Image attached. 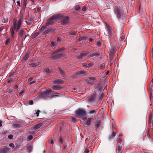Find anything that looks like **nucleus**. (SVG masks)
Instances as JSON below:
<instances>
[{"label": "nucleus", "instance_id": "obj_20", "mask_svg": "<svg viewBox=\"0 0 153 153\" xmlns=\"http://www.w3.org/2000/svg\"><path fill=\"white\" fill-rule=\"evenodd\" d=\"M52 88L54 90H59L61 88L59 85H54L52 87Z\"/></svg>", "mask_w": 153, "mask_h": 153}, {"label": "nucleus", "instance_id": "obj_53", "mask_svg": "<svg viewBox=\"0 0 153 153\" xmlns=\"http://www.w3.org/2000/svg\"><path fill=\"white\" fill-rule=\"evenodd\" d=\"M45 71L47 73H48L49 72V69L48 68H46L44 69Z\"/></svg>", "mask_w": 153, "mask_h": 153}, {"label": "nucleus", "instance_id": "obj_31", "mask_svg": "<svg viewBox=\"0 0 153 153\" xmlns=\"http://www.w3.org/2000/svg\"><path fill=\"white\" fill-rule=\"evenodd\" d=\"M33 139V136L32 135H30L27 137V141H30L32 140Z\"/></svg>", "mask_w": 153, "mask_h": 153}, {"label": "nucleus", "instance_id": "obj_64", "mask_svg": "<svg viewBox=\"0 0 153 153\" xmlns=\"http://www.w3.org/2000/svg\"><path fill=\"white\" fill-rule=\"evenodd\" d=\"M41 10V8L40 7H38L37 9V11L38 12L40 13Z\"/></svg>", "mask_w": 153, "mask_h": 153}, {"label": "nucleus", "instance_id": "obj_14", "mask_svg": "<svg viewBox=\"0 0 153 153\" xmlns=\"http://www.w3.org/2000/svg\"><path fill=\"white\" fill-rule=\"evenodd\" d=\"M95 89L96 91L98 90V91H101L102 90V85L100 84H98Z\"/></svg>", "mask_w": 153, "mask_h": 153}, {"label": "nucleus", "instance_id": "obj_24", "mask_svg": "<svg viewBox=\"0 0 153 153\" xmlns=\"http://www.w3.org/2000/svg\"><path fill=\"white\" fill-rule=\"evenodd\" d=\"M149 121L150 123H152L153 126V115H150L149 117Z\"/></svg>", "mask_w": 153, "mask_h": 153}, {"label": "nucleus", "instance_id": "obj_52", "mask_svg": "<svg viewBox=\"0 0 153 153\" xmlns=\"http://www.w3.org/2000/svg\"><path fill=\"white\" fill-rule=\"evenodd\" d=\"M9 146H10L11 147L12 149L14 148L15 147L14 144L13 143H10Z\"/></svg>", "mask_w": 153, "mask_h": 153}, {"label": "nucleus", "instance_id": "obj_49", "mask_svg": "<svg viewBox=\"0 0 153 153\" xmlns=\"http://www.w3.org/2000/svg\"><path fill=\"white\" fill-rule=\"evenodd\" d=\"M10 39L9 38L7 39H6L5 42V45H7L10 42Z\"/></svg>", "mask_w": 153, "mask_h": 153}, {"label": "nucleus", "instance_id": "obj_9", "mask_svg": "<svg viewBox=\"0 0 153 153\" xmlns=\"http://www.w3.org/2000/svg\"><path fill=\"white\" fill-rule=\"evenodd\" d=\"M89 101L91 102H94L96 98V93L92 94L90 97H88Z\"/></svg>", "mask_w": 153, "mask_h": 153}, {"label": "nucleus", "instance_id": "obj_38", "mask_svg": "<svg viewBox=\"0 0 153 153\" xmlns=\"http://www.w3.org/2000/svg\"><path fill=\"white\" fill-rule=\"evenodd\" d=\"M94 65V63L93 62H91L88 64V68H90L91 67Z\"/></svg>", "mask_w": 153, "mask_h": 153}, {"label": "nucleus", "instance_id": "obj_37", "mask_svg": "<svg viewBox=\"0 0 153 153\" xmlns=\"http://www.w3.org/2000/svg\"><path fill=\"white\" fill-rule=\"evenodd\" d=\"M54 139H50L49 140V142L52 145H53L54 143Z\"/></svg>", "mask_w": 153, "mask_h": 153}, {"label": "nucleus", "instance_id": "obj_39", "mask_svg": "<svg viewBox=\"0 0 153 153\" xmlns=\"http://www.w3.org/2000/svg\"><path fill=\"white\" fill-rule=\"evenodd\" d=\"M122 146L119 145H118V148L117 150L118 152H120L122 149Z\"/></svg>", "mask_w": 153, "mask_h": 153}, {"label": "nucleus", "instance_id": "obj_26", "mask_svg": "<svg viewBox=\"0 0 153 153\" xmlns=\"http://www.w3.org/2000/svg\"><path fill=\"white\" fill-rule=\"evenodd\" d=\"M89 51H87L85 53H81V55H82V57H83L85 56L86 55L89 54Z\"/></svg>", "mask_w": 153, "mask_h": 153}, {"label": "nucleus", "instance_id": "obj_43", "mask_svg": "<svg viewBox=\"0 0 153 153\" xmlns=\"http://www.w3.org/2000/svg\"><path fill=\"white\" fill-rule=\"evenodd\" d=\"M82 65L83 67L85 68H88V65H87V64L86 63H84L82 64Z\"/></svg>", "mask_w": 153, "mask_h": 153}, {"label": "nucleus", "instance_id": "obj_47", "mask_svg": "<svg viewBox=\"0 0 153 153\" xmlns=\"http://www.w3.org/2000/svg\"><path fill=\"white\" fill-rule=\"evenodd\" d=\"M38 65V63H33L31 64L30 65L32 67H35L37 65Z\"/></svg>", "mask_w": 153, "mask_h": 153}, {"label": "nucleus", "instance_id": "obj_10", "mask_svg": "<svg viewBox=\"0 0 153 153\" xmlns=\"http://www.w3.org/2000/svg\"><path fill=\"white\" fill-rule=\"evenodd\" d=\"M53 83L57 85L62 84L63 83V81L60 79H57L53 81Z\"/></svg>", "mask_w": 153, "mask_h": 153}, {"label": "nucleus", "instance_id": "obj_63", "mask_svg": "<svg viewBox=\"0 0 153 153\" xmlns=\"http://www.w3.org/2000/svg\"><path fill=\"white\" fill-rule=\"evenodd\" d=\"M33 78L32 77H30L29 78L28 80V82H30L33 79Z\"/></svg>", "mask_w": 153, "mask_h": 153}, {"label": "nucleus", "instance_id": "obj_36", "mask_svg": "<svg viewBox=\"0 0 153 153\" xmlns=\"http://www.w3.org/2000/svg\"><path fill=\"white\" fill-rule=\"evenodd\" d=\"M64 48H59V49H58L55 52V53H56V52H60V51H63L64 50Z\"/></svg>", "mask_w": 153, "mask_h": 153}, {"label": "nucleus", "instance_id": "obj_3", "mask_svg": "<svg viewBox=\"0 0 153 153\" xmlns=\"http://www.w3.org/2000/svg\"><path fill=\"white\" fill-rule=\"evenodd\" d=\"M82 120L83 121H85V125L88 126H89L91 125V123L93 120V119L92 117L87 118L86 117H84Z\"/></svg>", "mask_w": 153, "mask_h": 153}, {"label": "nucleus", "instance_id": "obj_34", "mask_svg": "<svg viewBox=\"0 0 153 153\" xmlns=\"http://www.w3.org/2000/svg\"><path fill=\"white\" fill-rule=\"evenodd\" d=\"M27 0H24V2H23V7L24 8H25L27 4Z\"/></svg>", "mask_w": 153, "mask_h": 153}, {"label": "nucleus", "instance_id": "obj_60", "mask_svg": "<svg viewBox=\"0 0 153 153\" xmlns=\"http://www.w3.org/2000/svg\"><path fill=\"white\" fill-rule=\"evenodd\" d=\"M14 126L16 127H19L20 126V125L18 123H16L15 124Z\"/></svg>", "mask_w": 153, "mask_h": 153}, {"label": "nucleus", "instance_id": "obj_40", "mask_svg": "<svg viewBox=\"0 0 153 153\" xmlns=\"http://www.w3.org/2000/svg\"><path fill=\"white\" fill-rule=\"evenodd\" d=\"M68 146H69L68 144V143L67 144H64V146H63L64 149H67V148H68Z\"/></svg>", "mask_w": 153, "mask_h": 153}, {"label": "nucleus", "instance_id": "obj_57", "mask_svg": "<svg viewBox=\"0 0 153 153\" xmlns=\"http://www.w3.org/2000/svg\"><path fill=\"white\" fill-rule=\"evenodd\" d=\"M29 104L30 105H32L33 104V100H30L29 101Z\"/></svg>", "mask_w": 153, "mask_h": 153}, {"label": "nucleus", "instance_id": "obj_17", "mask_svg": "<svg viewBox=\"0 0 153 153\" xmlns=\"http://www.w3.org/2000/svg\"><path fill=\"white\" fill-rule=\"evenodd\" d=\"M63 55V53H59L58 54L55 55L54 56H52V58H53L54 59H58L60 57H61Z\"/></svg>", "mask_w": 153, "mask_h": 153}, {"label": "nucleus", "instance_id": "obj_59", "mask_svg": "<svg viewBox=\"0 0 153 153\" xmlns=\"http://www.w3.org/2000/svg\"><path fill=\"white\" fill-rule=\"evenodd\" d=\"M40 111L39 110H38L36 113H35V114H36V116L38 117L39 116V113Z\"/></svg>", "mask_w": 153, "mask_h": 153}, {"label": "nucleus", "instance_id": "obj_23", "mask_svg": "<svg viewBox=\"0 0 153 153\" xmlns=\"http://www.w3.org/2000/svg\"><path fill=\"white\" fill-rule=\"evenodd\" d=\"M97 111V109H96L94 110H90L88 112V113L89 114H95Z\"/></svg>", "mask_w": 153, "mask_h": 153}, {"label": "nucleus", "instance_id": "obj_56", "mask_svg": "<svg viewBox=\"0 0 153 153\" xmlns=\"http://www.w3.org/2000/svg\"><path fill=\"white\" fill-rule=\"evenodd\" d=\"M87 6H84V7H83L82 9V11L83 12L86 11L87 8Z\"/></svg>", "mask_w": 153, "mask_h": 153}, {"label": "nucleus", "instance_id": "obj_48", "mask_svg": "<svg viewBox=\"0 0 153 153\" xmlns=\"http://www.w3.org/2000/svg\"><path fill=\"white\" fill-rule=\"evenodd\" d=\"M59 143L60 144H62V139L61 136L59 137Z\"/></svg>", "mask_w": 153, "mask_h": 153}, {"label": "nucleus", "instance_id": "obj_29", "mask_svg": "<svg viewBox=\"0 0 153 153\" xmlns=\"http://www.w3.org/2000/svg\"><path fill=\"white\" fill-rule=\"evenodd\" d=\"M21 25L17 24V26H16V31L18 32L20 29Z\"/></svg>", "mask_w": 153, "mask_h": 153}, {"label": "nucleus", "instance_id": "obj_55", "mask_svg": "<svg viewBox=\"0 0 153 153\" xmlns=\"http://www.w3.org/2000/svg\"><path fill=\"white\" fill-rule=\"evenodd\" d=\"M36 82V80H34L33 81H32L30 82L28 84L29 85H30L32 84H34Z\"/></svg>", "mask_w": 153, "mask_h": 153}, {"label": "nucleus", "instance_id": "obj_25", "mask_svg": "<svg viewBox=\"0 0 153 153\" xmlns=\"http://www.w3.org/2000/svg\"><path fill=\"white\" fill-rule=\"evenodd\" d=\"M29 56V54L27 53L25 55V56L23 58V60L24 61H25L27 60Z\"/></svg>", "mask_w": 153, "mask_h": 153}, {"label": "nucleus", "instance_id": "obj_13", "mask_svg": "<svg viewBox=\"0 0 153 153\" xmlns=\"http://www.w3.org/2000/svg\"><path fill=\"white\" fill-rule=\"evenodd\" d=\"M9 150L8 148L4 147L0 149V153H5L7 152Z\"/></svg>", "mask_w": 153, "mask_h": 153}, {"label": "nucleus", "instance_id": "obj_28", "mask_svg": "<svg viewBox=\"0 0 153 153\" xmlns=\"http://www.w3.org/2000/svg\"><path fill=\"white\" fill-rule=\"evenodd\" d=\"M104 95V93L101 94L100 96L99 97V100H101L102 99Z\"/></svg>", "mask_w": 153, "mask_h": 153}, {"label": "nucleus", "instance_id": "obj_21", "mask_svg": "<svg viewBox=\"0 0 153 153\" xmlns=\"http://www.w3.org/2000/svg\"><path fill=\"white\" fill-rule=\"evenodd\" d=\"M42 123H39L35 125L34 126V129H38L39 128L42 126Z\"/></svg>", "mask_w": 153, "mask_h": 153}, {"label": "nucleus", "instance_id": "obj_19", "mask_svg": "<svg viewBox=\"0 0 153 153\" xmlns=\"http://www.w3.org/2000/svg\"><path fill=\"white\" fill-rule=\"evenodd\" d=\"M39 97H40L43 99L46 98L48 97L44 92L40 93L39 94Z\"/></svg>", "mask_w": 153, "mask_h": 153}, {"label": "nucleus", "instance_id": "obj_35", "mask_svg": "<svg viewBox=\"0 0 153 153\" xmlns=\"http://www.w3.org/2000/svg\"><path fill=\"white\" fill-rule=\"evenodd\" d=\"M39 34V33L38 32L34 33L33 35V38H36Z\"/></svg>", "mask_w": 153, "mask_h": 153}, {"label": "nucleus", "instance_id": "obj_7", "mask_svg": "<svg viewBox=\"0 0 153 153\" xmlns=\"http://www.w3.org/2000/svg\"><path fill=\"white\" fill-rule=\"evenodd\" d=\"M100 55V52H94L93 53L88 56V59L91 57H96L99 56Z\"/></svg>", "mask_w": 153, "mask_h": 153}, {"label": "nucleus", "instance_id": "obj_30", "mask_svg": "<svg viewBox=\"0 0 153 153\" xmlns=\"http://www.w3.org/2000/svg\"><path fill=\"white\" fill-rule=\"evenodd\" d=\"M86 39V37L85 36H83L80 38V41H85Z\"/></svg>", "mask_w": 153, "mask_h": 153}, {"label": "nucleus", "instance_id": "obj_12", "mask_svg": "<svg viewBox=\"0 0 153 153\" xmlns=\"http://www.w3.org/2000/svg\"><path fill=\"white\" fill-rule=\"evenodd\" d=\"M44 92L48 97V95L49 94H52V90L50 88H47Z\"/></svg>", "mask_w": 153, "mask_h": 153}, {"label": "nucleus", "instance_id": "obj_18", "mask_svg": "<svg viewBox=\"0 0 153 153\" xmlns=\"http://www.w3.org/2000/svg\"><path fill=\"white\" fill-rule=\"evenodd\" d=\"M63 55V53H59L58 54L55 55L54 56H52V58H53L54 59H58L60 57H61Z\"/></svg>", "mask_w": 153, "mask_h": 153}, {"label": "nucleus", "instance_id": "obj_33", "mask_svg": "<svg viewBox=\"0 0 153 153\" xmlns=\"http://www.w3.org/2000/svg\"><path fill=\"white\" fill-rule=\"evenodd\" d=\"M56 42H55L53 41H52L51 42L50 46L51 47H54L56 45Z\"/></svg>", "mask_w": 153, "mask_h": 153}, {"label": "nucleus", "instance_id": "obj_32", "mask_svg": "<svg viewBox=\"0 0 153 153\" xmlns=\"http://www.w3.org/2000/svg\"><path fill=\"white\" fill-rule=\"evenodd\" d=\"M71 121L74 123H75L76 121V118L74 117H71Z\"/></svg>", "mask_w": 153, "mask_h": 153}, {"label": "nucleus", "instance_id": "obj_27", "mask_svg": "<svg viewBox=\"0 0 153 153\" xmlns=\"http://www.w3.org/2000/svg\"><path fill=\"white\" fill-rule=\"evenodd\" d=\"M58 70L60 73L62 75H64V73L63 71L60 68H59Z\"/></svg>", "mask_w": 153, "mask_h": 153}, {"label": "nucleus", "instance_id": "obj_1", "mask_svg": "<svg viewBox=\"0 0 153 153\" xmlns=\"http://www.w3.org/2000/svg\"><path fill=\"white\" fill-rule=\"evenodd\" d=\"M86 111L82 108H78L75 112V115L79 118L83 117L86 115Z\"/></svg>", "mask_w": 153, "mask_h": 153}, {"label": "nucleus", "instance_id": "obj_62", "mask_svg": "<svg viewBox=\"0 0 153 153\" xmlns=\"http://www.w3.org/2000/svg\"><path fill=\"white\" fill-rule=\"evenodd\" d=\"M89 150L88 149H85L84 151V153H88Z\"/></svg>", "mask_w": 153, "mask_h": 153}, {"label": "nucleus", "instance_id": "obj_46", "mask_svg": "<svg viewBox=\"0 0 153 153\" xmlns=\"http://www.w3.org/2000/svg\"><path fill=\"white\" fill-rule=\"evenodd\" d=\"M23 19L22 18H20L19 20L18 24L21 25L22 23V22Z\"/></svg>", "mask_w": 153, "mask_h": 153}, {"label": "nucleus", "instance_id": "obj_5", "mask_svg": "<svg viewBox=\"0 0 153 153\" xmlns=\"http://www.w3.org/2000/svg\"><path fill=\"white\" fill-rule=\"evenodd\" d=\"M114 12L118 19L122 15L121 10L118 7H116L114 10Z\"/></svg>", "mask_w": 153, "mask_h": 153}, {"label": "nucleus", "instance_id": "obj_61", "mask_svg": "<svg viewBox=\"0 0 153 153\" xmlns=\"http://www.w3.org/2000/svg\"><path fill=\"white\" fill-rule=\"evenodd\" d=\"M122 141V140H121V138H118L117 140V143H120Z\"/></svg>", "mask_w": 153, "mask_h": 153}, {"label": "nucleus", "instance_id": "obj_45", "mask_svg": "<svg viewBox=\"0 0 153 153\" xmlns=\"http://www.w3.org/2000/svg\"><path fill=\"white\" fill-rule=\"evenodd\" d=\"M76 32L75 31H72L70 32L69 34L71 35H75L76 34Z\"/></svg>", "mask_w": 153, "mask_h": 153}, {"label": "nucleus", "instance_id": "obj_16", "mask_svg": "<svg viewBox=\"0 0 153 153\" xmlns=\"http://www.w3.org/2000/svg\"><path fill=\"white\" fill-rule=\"evenodd\" d=\"M101 122V121L100 120H97L95 122L94 124L95 125V127L96 128H98L99 127Z\"/></svg>", "mask_w": 153, "mask_h": 153}, {"label": "nucleus", "instance_id": "obj_42", "mask_svg": "<svg viewBox=\"0 0 153 153\" xmlns=\"http://www.w3.org/2000/svg\"><path fill=\"white\" fill-rule=\"evenodd\" d=\"M46 28V27L45 26H44V25L42 26L41 27V28L40 29V31H42L44 30Z\"/></svg>", "mask_w": 153, "mask_h": 153}, {"label": "nucleus", "instance_id": "obj_41", "mask_svg": "<svg viewBox=\"0 0 153 153\" xmlns=\"http://www.w3.org/2000/svg\"><path fill=\"white\" fill-rule=\"evenodd\" d=\"M150 98L151 101H152L153 100V94H152V92L150 93Z\"/></svg>", "mask_w": 153, "mask_h": 153}, {"label": "nucleus", "instance_id": "obj_2", "mask_svg": "<svg viewBox=\"0 0 153 153\" xmlns=\"http://www.w3.org/2000/svg\"><path fill=\"white\" fill-rule=\"evenodd\" d=\"M60 15L58 14L55 15L53 16L50 19H48L45 23L46 26H48L52 25L56 19L59 18Z\"/></svg>", "mask_w": 153, "mask_h": 153}, {"label": "nucleus", "instance_id": "obj_54", "mask_svg": "<svg viewBox=\"0 0 153 153\" xmlns=\"http://www.w3.org/2000/svg\"><path fill=\"white\" fill-rule=\"evenodd\" d=\"M76 57L78 59H82L83 58V57H82V55H81V54H80L79 55H78V56H76Z\"/></svg>", "mask_w": 153, "mask_h": 153}, {"label": "nucleus", "instance_id": "obj_50", "mask_svg": "<svg viewBox=\"0 0 153 153\" xmlns=\"http://www.w3.org/2000/svg\"><path fill=\"white\" fill-rule=\"evenodd\" d=\"M75 9L76 10H78L80 9V6L78 5H76Z\"/></svg>", "mask_w": 153, "mask_h": 153}, {"label": "nucleus", "instance_id": "obj_11", "mask_svg": "<svg viewBox=\"0 0 153 153\" xmlns=\"http://www.w3.org/2000/svg\"><path fill=\"white\" fill-rule=\"evenodd\" d=\"M69 18L68 16H65L63 17L62 21V24L63 25L66 24L68 22Z\"/></svg>", "mask_w": 153, "mask_h": 153}, {"label": "nucleus", "instance_id": "obj_51", "mask_svg": "<svg viewBox=\"0 0 153 153\" xmlns=\"http://www.w3.org/2000/svg\"><path fill=\"white\" fill-rule=\"evenodd\" d=\"M100 69H102V70L103 69L105 68V66L103 64L101 65L100 66Z\"/></svg>", "mask_w": 153, "mask_h": 153}, {"label": "nucleus", "instance_id": "obj_4", "mask_svg": "<svg viewBox=\"0 0 153 153\" xmlns=\"http://www.w3.org/2000/svg\"><path fill=\"white\" fill-rule=\"evenodd\" d=\"M88 72L85 71H81L76 72L73 75V76L76 78L77 75H83L85 76L88 75Z\"/></svg>", "mask_w": 153, "mask_h": 153}, {"label": "nucleus", "instance_id": "obj_22", "mask_svg": "<svg viewBox=\"0 0 153 153\" xmlns=\"http://www.w3.org/2000/svg\"><path fill=\"white\" fill-rule=\"evenodd\" d=\"M25 31L21 29L20 31L18 36V38H21L22 37L24 34Z\"/></svg>", "mask_w": 153, "mask_h": 153}, {"label": "nucleus", "instance_id": "obj_58", "mask_svg": "<svg viewBox=\"0 0 153 153\" xmlns=\"http://www.w3.org/2000/svg\"><path fill=\"white\" fill-rule=\"evenodd\" d=\"M13 137V135L11 134L9 135L8 136V138L10 140L12 139Z\"/></svg>", "mask_w": 153, "mask_h": 153}, {"label": "nucleus", "instance_id": "obj_8", "mask_svg": "<svg viewBox=\"0 0 153 153\" xmlns=\"http://www.w3.org/2000/svg\"><path fill=\"white\" fill-rule=\"evenodd\" d=\"M16 25L17 23L16 22H14L13 24V26L11 27L10 28L11 34L12 37H13L14 34V30L16 29Z\"/></svg>", "mask_w": 153, "mask_h": 153}, {"label": "nucleus", "instance_id": "obj_15", "mask_svg": "<svg viewBox=\"0 0 153 153\" xmlns=\"http://www.w3.org/2000/svg\"><path fill=\"white\" fill-rule=\"evenodd\" d=\"M116 135V132L114 131H112L111 134L109 135L108 139L109 140H111Z\"/></svg>", "mask_w": 153, "mask_h": 153}, {"label": "nucleus", "instance_id": "obj_6", "mask_svg": "<svg viewBox=\"0 0 153 153\" xmlns=\"http://www.w3.org/2000/svg\"><path fill=\"white\" fill-rule=\"evenodd\" d=\"M96 80L95 77H89L86 79V81L88 84L92 85L95 82Z\"/></svg>", "mask_w": 153, "mask_h": 153}, {"label": "nucleus", "instance_id": "obj_44", "mask_svg": "<svg viewBox=\"0 0 153 153\" xmlns=\"http://www.w3.org/2000/svg\"><path fill=\"white\" fill-rule=\"evenodd\" d=\"M50 31V30L49 29H47L43 33V35H45L48 33Z\"/></svg>", "mask_w": 153, "mask_h": 153}]
</instances>
